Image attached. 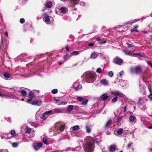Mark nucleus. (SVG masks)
I'll list each match as a JSON object with an SVG mask.
<instances>
[{
	"mask_svg": "<svg viewBox=\"0 0 152 152\" xmlns=\"http://www.w3.org/2000/svg\"><path fill=\"white\" fill-rule=\"evenodd\" d=\"M82 77L84 81L88 83H92L96 80V76L95 72H86L83 74Z\"/></svg>",
	"mask_w": 152,
	"mask_h": 152,
	"instance_id": "1",
	"label": "nucleus"
},
{
	"mask_svg": "<svg viewBox=\"0 0 152 152\" xmlns=\"http://www.w3.org/2000/svg\"><path fill=\"white\" fill-rule=\"evenodd\" d=\"M130 70L131 72L133 73L140 74L142 73L143 72L142 69L140 65H137L134 67H132Z\"/></svg>",
	"mask_w": 152,
	"mask_h": 152,
	"instance_id": "2",
	"label": "nucleus"
},
{
	"mask_svg": "<svg viewBox=\"0 0 152 152\" xmlns=\"http://www.w3.org/2000/svg\"><path fill=\"white\" fill-rule=\"evenodd\" d=\"M94 143L91 142L87 143L84 148V150L86 152H93L94 150L93 146Z\"/></svg>",
	"mask_w": 152,
	"mask_h": 152,
	"instance_id": "3",
	"label": "nucleus"
},
{
	"mask_svg": "<svg viewBox=\"0 0 152 152\" xmlns=\"http://www.w3.org/2000/svg\"><path fill=\"white\" fill-rule=\"evenodd\" d=\"M55 11L57 14L61 15V13L64 14L66 13L68 11V10L66 7L58 6L56 7Z\"/></svg>",
	"mask_w": 152,
	"mask_h": 152,
	"instance_id": "4",
	"label": "nucleus"
},
{
	"mask_svg": "<svg viewBox=\"0 0 152 152\" xmlns=\"http://www.w3.org/2000/svg\"><path fill=\"white\" fill-rule=\"evenodd\" d=\"M113 62L117 64L121 65L123 64V60L118 57H116L114 58Z\"/></svg>",
	"mask_w": 152,
	"mask_h": 152,
	"instance_id": "5",
	"label": "nucleus"
},
{
	"mask_svg": "<svg viewBox=\"0 0 152 152\" xmlns=\"http://www.w3.org/2000/svg\"><path fill=\"white\" fill-rule=\"evenodd\" d=\"M125 54L127 55H129L131 56H133L134 55H137L138 56H141V54L140 53H133L131 51H129V50H125L123 51Z\"/></svg>",
	"mask_w": 152,
	"mask_h": 152,
	"instance_id": "6",
	"label": "nucleus"
},
{
	"mask_svg": "<svg viewBox=\"0 0 152 152\" xmlns=\"http://www.w3.org/2000/svg\"><path fill=\"white\" fill-rule=\"evenodd\" d=\"M43 18V20L47 24H49L50 23V20L49 16L47 14H44L42 15Z\"/></svg>",
	"mask_w": 152,
	"mask_h": 152,
	"instance_id": "7",
	"label": "nucleus"
},
{
	"mask_svg": "<svg viewBox=\"0 0 152 152\" xmlns=\"http://www.w3.org/2000/svg\"><path fill=\"white\" fill-rule=\"evenodd\" d=\"M124 132V130L122 128H119L117 130H115L114 131V134L116 135L119 136Z\"/></svg>",
	"mask_w": 152,
	"mask_h": 152,
	"instance_id": "8",
	"label": "nucleus"
},
{
	"mask_svg": "<svg viewBox=\"0 0 152 152\" xmlns=\"http://www.w3.org/2000/svg\"><path fill=\"white\" fill-rule=\"evenodd\" d=\"M65 126L63 125H61L60 127H56L55 130H57L58 133H60L64 129Z\"/></svg>",
	"mask_w": 152,
	"mask_h": 152,
	"instance_id": "9",
	"label": "nucleus"
},
{
	"mask_svg": "<svg viewBox=\"0 0 152 152\" xmlns=\"http://www.w3.org/2000/svg\"><path fill=\"white\" fill-rule=\"evenodd\" d=\"M129 121L131 123L134 124L137 121V119L136 117L134 116L131 115L129 117Z\"/></svg>",
	"mask_w": 152,
	"mask_h": 152,
	"instance_id": "10",
	"label": "nucleus"
},
{
	"mask_svg": "<svg viewBox=\"0 0 152 152\" xmlns=\"http://www.w3.org/2000/svg\"><path fill=\"white\" fill-rule=\"evenodd\" d=\"M29 96L30 99H28V102H32L33 100V99L35 96L34 94L32 91H31L29 92Z\"/></svg>",
	"mask_w": 152,
	"mask_h": 152,
	"instance_id": "11",
	"label": "nucleus"
},
{
	"mask_svg": "<svg viewBox=\"0 0 152 152\" xmlns=\"http://www.w3.org/2000/svg\"><path fill=\"white\" fill-rule=\"evenodd\" d=\"M73 86L74 88H75L76 91L78 90L79 89L81 88H82V86L79 85L78 82L74 83Z\"/></svg>",
	"mask_w": 152,
	"mask_h": 152,
	"instance_id": "12",
	"label": "nucleus"
},
{
	"mask_svg": "<svg viewBox=\"0 0 152 152\" xmlns=\"http://www.w3.org/2000/svg\"><path fill=\"white\" fill-rule=\"evenodd\" d=\"M113 94L115 96H118L124 98V95L123 94L119 91L114 92L113 93Z\"/></svg>",
	"mask_w": 152,
	"mask_h": 152,
	"instance_id": "13",
	"label": "nucleus"
},
{
	"mask_svg": "<svg viewBox=\"0 0 152 152\" xmlns=\"http://www.w3.org/2000/svg\"><path fill=\"white\" fill-rule=\"evenodd\" d=\"M46 7L48 8H50L52 6L53 4L51 1H47L45 4Z\"/></svg>",
	"mask_w": 152,
	"mask_h": 152,
	"instance_id": "14",
	"label": "nucleus"
},
{
	"mask_svg": "<svg viewBox=\"0 0 152 152\" xmlns=\"http://www.w3.org/2000/svg\"><path fill=\"white\" fill-rule=\"evenodd\" d=\"M62 112V108H56L53 110V114L59 113Z\"/></svg>",
	"mask_w": 152,
	"mask_h": 152,
	"instance_id": "15",
	"label": "nucleus"
},
{
	"mask_svg": "<svg viewBox=\"0 0 152 152\" xmlns=\"http://www.w3.org/2000/svg\"><path fill=\"white\" fill-rule=\"evenodd\" d=\"M100 83L102 84L104 86H107L109 82L108 80L105 79H103L100 81Z\"/></svg>",
	"mask_w": 152,
	"mask_h": 152,
	"instance_id": "16",
	"label": "nucleus"
},
{
	"mask_svg": "<svg viewBox=\"0 0 152 152\" xmlns=\"http://www.w3.org/2000/svg\"><path fill=\"white\" fill-rule=\"evenodd\" d=\"M116 146L113 145H111L109 148V151L111 152H114L116 149Z\"/></svg>",
	"mask_w": 152,
	"mask_h": 152,
	"instance_id": "17",
	"label": "nucleus"
},
{
	"mask_svg": "<svg viewBox=\"0 0 152 152\" xmlns=\"http://www.w3.org/2000/svg\"><path fill=\"white\" fill-rule=\"evenodd\" d=\"M109 97V96L106 93L100 96V98L102 100L105 101Z\"/></svg>",
	"mask_w": 152,
	"mask_h": 152,
	"instance_id": "18",
	"label": "nucleus"
},
{
	"mask_svg": "<svg viewBox=\"0 0 152 152\" xmlns=\"http://www.w3.org/2000/svg\"><path fill=\"white\" fill-rule=\"evenodd\" d=\"M112 122V121L111 120H109L105 124L104 126V128L106 129H107L109 126L111 125Z\"/></svg>",
	"mask_w": 152,
	"mask_h": 152,
	"instance_id": "19",
	"label": "nucleus"
},
{
	"mask_svg": "<svg viewBox=\"0 0 152 152\" xmlns=\"http://www.w3.org/2000/svg\"><path fill=\"white\" fill-rule=\"evenodd\" d=\"M138 104L139 106H142L143 104H145L144 101L142 98H139Z\"/></svg>",
	"mask_w": 152,
	"mask_h": 152,
	"instance_id": "20",
	"label": "nucleus"
},
{
	"mask_svg": "<svg viewBox=\"0 0 152 152\" xmlns=\"http://www.w3.org/2000/svg\"><path fill=\"white\" fill-rule=\"evenodd\" d=\"M99 53L96 52L93 53L91 56L90 58H95L98 56Z\"/></svg>",
	"mask_w": 152,
	"mask_h": 152,
	"instance_id": "21",
	"label": "nucleus"
},
{
	"mask_svg": "<svg viewBox=\"0 0 152 152\" xmlns=\"http://www.w3.org/2000/svg\"><path fill=\"white\" fill-rule=\"evenodd\" d=\"M140 87V92L142 93H144L145 91V86L143 85L140 84L139 85Z\"/></svg>",
	"mask_w": 152,
	"mask_h": 152,
	"instance_id": "22",
	"label": "nucleus"
},
{
	"mask_svg": "<svg viewBox=\"0 0 152 152\" xmlns=\"http://www.w3.org/2000/svg\"><path fill=\"white\" fill-rule=\"evenodd\" d=\"M80 127L78 125H75L74 126L70 129L71 130L73 131H75L80 129Z\"/></svg>",
	"mask_w": 152,
	"mask_h": 152,
	"instance_id": "23",
	"label": "nucleus"
},
{
	"mask_svg": "<svg viewBox=\"0 0 152 152\" xmlns=\"http://www.w3.org/2000/svg\"><path fill=\"white\" fill-rule=\"evenodd\" d=\"M86 132L88 133H90L91 132V126H86Z\"/></svg>",
	"mask_w": 152,
	"mask_h": 152,
	"instance_id": "24",
	"label": "nucleus"
},
{
	"mask_svg": "<svg viewBox=\"0 0 152 152\" xmlns=\"http://www.w3.org/2000/svg\"><path fill=\"white\" fill-rule=\"evenodd\" d=\"M74 108V106L72 105H69L68 106L67 109V112H70L73 110Z\"/></svg>",
	"mask_w": 152,
	"mask_h": 152,
	"instance_id": "25",
	"label": "nucleus"
},
{
	"mask_svg": "<svg viewBox=\"0 0 152 152\" xmlns=\"http://www.w3.org/2000/svg\"><path fill=\"white\" fill-rule=\"evenodd\" d=\"M4 76L5 78L8 79L10 78V75L9 73L6 72L4 74Z\"/></svg>",
	"mask_w": 152,
	"mask_h": 152,
	"instance_id": "26",
	"label": "nucleus"
},
{
	"mask_svg": "<svg viewBox=\"0 0 152 152\" xmlns=\"http://www.w3.org/2000/svg\"><path fill=\"white\" fill-rule=\"evenodd\" d=\"M47 138L46 136H44L43 137V142L46 145H48L49 144V143H48L47 141Z\"/></svg>",
	"mask_w": 152,
	"mask_h": 152,
	"instance_id": "27",
	"label": "nucleus"
},
{
	"mask_svg": "<svg viewBox=\"0 0 152 152\" xmlns=\"http://www.w3.org/2000/svg\"><path fill=\"white\" fill-rule=\"evenodd\" d=\"M70 1L72 4L76 5L78 3L79 0H70Z\"/></svg>",
	"mask_w": 152,
	"mask_h": 152,
	"instance_id": "28",
	"label": "nucleus"
},
{
	"mask_svg": "<svg viewBox=\"0 0 152 152\" xmlns=\"http://www.w3.org/2000/svg\"><path fill=\"white\" fill-rule=\"evenodd\" d=\"M140 108L141 110L142 111H144L145 109L147 108L145 104H143L142 106H140Z\"/></svg>",
	"mask_w": 152,
	"mask_h": 152,
	"instance_id": "29",
	"label": "nucleus"
},
{
	"mask_svg": "<svg viewBox=\"0 0 152 152\" xmlns=\"http://www.w3.org/2000/svg\"><path fill=\"white\" fill-rule=\"evenodd\" d=\"M31 26V25L30 24L28 23H25L24 25V27L25 29V30H26L28 28H29Z\"/></svg>",
	"mask_w": 152,
	"mask_h": 152,
	"instance_id": "30",
	"label": "nucleus"
},
{
	"mask_svg": "<svg viewBox=\"0 0 152 152\" xmlns=\"http://www.w3.org/2000/svg\"><path fill=\"white\" fill-rule=\"evenodd\" d=\"M20 92L21 95L23 96H26L27 94L26 92L24 90H22Z\"/></svg>",
	"mask_w": 152,
	"mask_h": 152,
	"instance_id": "31",
	"label": "nucleus"
},
{
	"mask_svg": "<svg viewBox=\"0 0 152 152\" xmlns=\"http://www.w3.org/2000/svg\"><path fill=\"white\" fill-rule=\"evenodd\" d=\"M33 147L34 149L37 150L38 149V142L34 143L33 144Z\"/></svg>",
	"mask_w": 152,
	"mask_h": 152,
	"instance_id": "32",
	"label": "nucleus"
},
{
	"mask_svg": "<svg viewBox=\"0 0 152 152\" xmlns=\"http://www.w3.org/2000/svg\"><path fill=\"white\" fill-rule=\"evenodd\" d=\"M48 116V115H47L44 113L42 115H41V118L43 120L45 119L46 118H47Z\"/></svg>",
	"mask_w": 152,
	"mask_h": 152,
	"instance_id": "33",
	"label": "nucleus"
},
{
	"mask_svg": "<svg viewBox=\"0 0 152 152\" xmlns=\"http://www.w3.org/2000/svg\"><path fill=\"white\" fill-rule=\"evenodd\" d=\"M45 114H46V115H48L49 114H53V111L50 110L49 111H46L45 113Z\"/></svg>",
	"mask_w": 152,
	"mask_h": 152,
	"instance_id": "34",
	"label": "nucleus"
},
{
	"mask_svg": "<svg viewBox=\"0 0 152 152\" xmlns=\"http://www.w3.org/2000/svg\"><path fill=\"white\" fill-rule=\"evenodd\" d=\"M12 146L14 148L17 147L18 145V142H13L12 144Z\"/></svg>",
	"mask_w": 152,
	"mask_h": 152,
	"instance_id": "35",
	"label": "nucleus"
},
{
	"mask_svg": "<svg viewBox=\"0 0 152 152\" xmlns=\"http://www.w3.org/2000/svg\"><path fill=\"white\" fill-rule=\"evenodd\" d=\"M79 52L77 51H74V52H72L71 53V55L72 56H75L79 54Z\"/></svg>",
	"mask_w": 152,
	"mask_h": 152,
	"instance_id": "36",
	"label": "nucleus"
},
{
	"mask_svg": "<svg viewBox=\"0 0 152 152\" xmlns=\"http://www.w3.org/2000/svg\"><path fill=\"white\" fill-rule=\"evenodd\" d=\"M29 103L32 104L33 105H38V100H37H37L35 102L33 101L31 103L30 102Z\"/></svg>",
	"mask_w": 152,
	"mask_h": 152,
	"instance_id": "37",
	"label": "nucleus"
},
{
	"mask_svg": "<svg viewBox=\"0 0 152 152\" xmlns=\"http://www.w3.org/2000/svg\"><path fill=\"white\" fill-rule=\"evenodd\" d=\"M88 101V100L87 99H85L84 100H83L81 104L83 105H85L87 104V103Z\"/></svg>",
	"mask_w": 152,
	"mask_h": 152,
	"instance_id": "38",
	"label": "nucleus"
},
{
	"mask_svg": "<svg viewBox=\"0 0 152 152\" xmlns=\"http://www.w3.org/2000/svg\"><path fill=\"white\" fill-rule=\"evenodd\" d=\"M77 99L80 102H82L84 99L83 97L80 96H77Z\"/></svg>",
	"mask_w": 152,
	"mask_h": 152,
	"instance_id": "39",
	"label": "nucleus"
},
{
	"mask_svg": "<svg viewBox=\"0 0 152 152\" xmlns=\"http://www.w3.org/2000/svg\"><path fill=\"white\" fill-rule=\"evenodd\" d=\"M58 92V90L56 89H53L51 91V92L54 94L57 93Z\"/></svg>",
	"mask_w": 152,
	"mask_h": 152,
	"instance_id": "40",
	"label": "nucleus"
},
{
	"mask_svg": "<svg viewBox=\"0 0 152 152\" xmlns=\"http://www.w3.org/2000/svg\"><path fill=\"white\" fill-rule=\"evenodd\" d=\"M10 133H11V134H12V137L14 136H15V131L14 130H12L10 132Z\"/></svg>",
	"mask_w": 152,
	"mask_h": 152,
	"instance_id": "41",
	"label": "nucleus"
},
{
	"mask_svg": "<svg viewBox=\"0 0 152 152\" xmlns=\"http://www.w3.org/2000/svg\"><path fill=\"white\" fill-rule=\"evenodd\" d=\"M118 97L117 96H115L112 99V102L113 103H115L116 102L117 100Z\"/></svg>",
	"mask_w": 152,
	"mask_h": 152,
	"instance_id": "42",
	"label": "nucleus"
},
{
	"mask_svg": "<svg viewBox=\"0 0 152 152\" xmlns=\"http://www.w3.org/2000/svg\"><path fill=\"white\" fill-rule=\"evenodd\" d=\"M25 22V19L23 18H21L20 20V22L21 24Z\"/></svg>",
	"mask_w": 152,
	"mask_h": 152,
	"instance_id": "43",
	"label": "nucleus"
},
{
	"mask_svg": "<svg viewBox=\"0 0 152 152\" xmlns=\"http://www.w3.org/2000/svg\"><path fill=\"white\" fill-rule=\"evenodd\" d=\"M113 72L110 71L109 72L108 75L110 77H113Z\"/></svg>",
	"mask_w": 152,
	"mask_h": 152,
	"instance_id": "44",
	"label": "nucleus"
},
{
	"mask_svg": "<svg viewBox=\"0 0 152 152\" xmlns=\"http://www.w3.org/2000/svg\"><path fill=\"white\" fill-rule=\"evenodd\" d=\"M31 129L30 128H28L27 129V130L26 132V133H28L29 134H30L31 132Z\"/></svg>",
	"mask_w": 152,
	"mask_h": 152,
	"instance_id": "45",
	"label": "nucleus"
},
{
	"mask_svg": "<svg viewBox=\"0 0 152 152\" xmlns=\"http://www.w3.org/2000/svg\"><path fill=\"white\" fill-rule=\"evenodd\" d=\"M67 102H66L64 101H62L61 102H60L58 104L59 105H61V104H66Z\"/></svg>",
	"mask_w": 152,
	"mask_h": 152,
	"instance_id": "46",
	"label": "nucleus"
},
{
	"mask_svg": "<svg viewBox=\"0 0 152 152\" xmlns=\"http://www.w3.org/2000/svg\"><path fill=\"white\" fill-rule=\"evenodd\" d=\"M96 72L98 73H100L102 72V70L100 68H98L97 69Z\"/></svg>",
	"mask_w": 152,
	"mask_h": 152,
	"instance_id": "47",
	"label": "nucleus"
},
{
	"mask_svg": "<svg viewBox=\"0 0 152 152\" xmlns=\"http://www.w3.org/2000/svg\"><path fill=\"white\" fill-rule=\"evenodd\" d=\"M133 144V143L132 142H130L127 145V147L130 148L132 146V145Z\"/></svg>",
	"mask_w": 152,
	"mask_h": 152,
	"instance_id": "48",
	"label": "nucleus"
},
{
	"mask_svg": "<svg viewBox=\"0 0 152 152\" xmlns=\"http://www.w3.org/2000/svg\"><path fill=\"white\" fill-rule=\"evenodd\" d=\"M147 63L149 66L152 67V63L151 61H147Z\"/></svg>",
	"mask_w": 152,
	"mask_h": 152,
	"instance_id": "49",
	"label": "nucleus"
},
{
	"mask_svg": "<svg viewBox=\"0 0 152 152\" xmlns=\"http://www.w3.org/2000/svg\"><path fill=\"white\" fill-rule=\"evenodd\" d=\"M124 73V71H121L119 72V75L120 76L122 77V76L123 75Z\"/></svg>",
	"mask_w": 152,
	"mask_h": 152,
	"instance_id": "50",
	"label": "nucleus"
},
{
	"mask_svg": "<svg viewBox=\"0 0 152 152\" xmlns=\"http://www.w3.org/2000/svg\"><path fill=\"white\" fill-rule=\"evenodd\" d=\"M136 22V21H128V22H126V24H128V23L132 24V23H134V22Z\"/></svg>",
	"mask_w": 152,
	"mask_h": 152,
	"instance_id": "51",
	"label": "nucleus"
},
{
	"mask_svg": "<svg viewBox=\"0 0 152 152\" xmlns=\"http://www.w3.org/2000/svg\"><path fill=\"white\" fill-rule=\"evenodd\" d=\"M80 4L81 6H84L85 5V3L81 1L80 3Z\"/></svg>",
	"mask_w": 152,
	"mask_h": 152,
	"instance_id": "52",
	"label": "nucleus"
},
{
	"mask_svg": "<svg viewBox=\"0 0 152 152\" xmlns=\"http://www.w3.org/2000/svg\"><path fill=\"white\" fill-rule=\"evenodd\" d=\"M126 44L128 46L129 48H131V47H132V45L131 44H129L128 43H126Z\"/></svg>",
	"mask_w": 152,
	"mask_h": 152,
	"instance_id": "53",
	"label": "nucleus"
},
{
	"mask_svg": "<svg viewBox=\"0 0 152 152\" xmlns=\"http://www.w3.org/2000/svg\"><path fill=\"white\" fill-rule=\"evenodd\" d=\"M148 98L152 101V94H150L148 96Z\"/></svg>",
	"mask_w": 152,
	"mask_h": 152,
	"instance_id": "54",
	"label": "nucleus"
},
{
	"mask_svg": "<svg viewBox=\"0 0 152 152\" xmlns=\"http://www.w3.org/2000/svg\"><path fill=\"white\" fill-rule=\"evenodd\" d=\"M43 143L42 142H39V147H42V146Z\"/></svg>",
	"mask_w": 152,
	"mask_h": 152,
	"instance_id": "55",
	"label": "nucleus"
},
{
	"mask_svg": "<svg viewBox=\"0 0 152 152\" xmlns=\"http://www.w3.org/2000/svg\"><path fill=\"white\" fill-rule=\"evenodd\" d=\"M94 45V44L93 43H91L88 44V46L90 47Z\"/></svg>",
	"mask_w": 152,
	"mask_h": 152,
	"instance_id": "56",
	"label": "nucleus"
},
{
	"mask_svg": "<svg viewBox=\"0 0 152 152\" xmlns=\"http://www.w3.org/2000/svg\"><path fill=\"white\" fill-rule=\"evenodd\" d=\"M131 31L132 33H133L134 32H138V31L137 29H132L131 30Z\"/></svg>",
	"mask_w": 152,
	"mask_h": 152,
	"instance_id": "57",
	"label": "nucleus"
},
{
	"mask_svg": "<svg viewBox=\"0 0 152 152\" xmlns=\"http://www.w3.org/2000/svg\"><path fill=\"white\" fill-rule=\"evenodd\" d=\"M71 149L70 148L68 147L66 149L64 150L63 151H68L69 150Z\"/></svg>",
	"mask_w": 152,
	"mask_h": 152,
	"instance_id": "58",
	"label": "nucleus"
},
{
	"mask_svg": "<svg viewBox=\"0 0 152 152\" xmlns=\"http://www.w3.org/2000/svg\"><path fill=\"white\" fill-rule=\"evenodd\" d=\"M148 89L149 91L150 92V94H152V89H151V88L150 87H148Z\"/></svg>",
	"mask_w": 152,
	"mask_h": 152,
	"instance_id": "59",
	"label": "nucleus"
},
{
	"mask_svg": "<svg viewBox=\"0 0 152 152\" xmlns=\"http://www.w3.org/2000/svg\"><path fill=\"white\" fill-rule=\"evenodd\" d=\"M96 40L98 41V42H99V41H100L101 40V39L100 38V37H98L97 38H96Z\"/></svg>",
	"mask_w": 152,
	"mask_h": 152,
	"instance_id": "60",
	"label": "nucleus"
},
{
	"mask_svg": "<svg viewBox=\"0 0 152 152\" xmlns=\"http://www.w3.org/2000/svg\"><path fill=\"white\" fill-rule=\"evenodd\" d=\"M4 34L7 37H8V33L7 31L5 32Z\"/></svg>",
	"mask_w": 152,
	"mask_h": 152,
	"instance_id": "61",
	"label": "nucleus"
},
{
	"mask_svg": "<svg viewBox=\"0 0 152 152\" xmlns=\"http://www.w3.org/2000/svg\"><path fill=\"white\" fill-rule=\"evenodd\" d=\"M42 102L40 100H39V106L41 104Z\"/></svg>",
	"mask_w": 152,
	"mask_h": 152,
	"instance_id": "62",
	"label": "nucleus"
},
{
	"mask_svg": "<svg viewBox=\"0 0 152 152\" xmlns=\"http://www.w3.org/2000/svg\"><path fill=\"white\" fill-rule=\"evenodd\" d=\"M126 106H125V107L124 108V112H125L126 111Z\"/></svg>",
	"mask_w": 152,
	"mask_h": 152,
	"instance_id": "63",
	"label": "nucleus"
},
{
	"mask_svg": "<svg viewBox=\"0 0 152 152\" xmlns=\"http://www.w3.org/2000/svg\"><path fill=\"white\" fill-rule=\"evenodd\" d=\"M106 134H107V135H110V133L108 132V131H107L106 132Z\"/></svg>",
	"mask_w": 152,
	"mask_h": 152,
	"instance_id": "64",
	"label": "nucleus"
}]
</instances>
